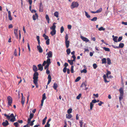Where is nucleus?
Listing matches in <instances>:
<instances>
[{"instance_id": "aec40b11", "label": "nucleus", "mask_w": 127, "mask_h": 127, "mask_svg": "<svg viewBox=\"0 0 127 127\" xmlns=\"http://www.w3.org/2000/svg\"><path fill=\"white\" fill-rule=\"evenodd\" d=\"M56 30H52V31L51 32L50 34L52 36H53L56 34Z\"/></svg>"}, {"instance_id": "a19ab883", "label": "nucleus", "mask_w": 127, "mask_h": 127, "mask_svg": "<svg viewBox=\"0 0 127 127\" xmlns=\"http://www.w3.org/2000/svg\"><path fill=\"white\" fill-rule=\"evenodd\" d=\"M72 109L71 108H69L68 109L67 111V112L68 114H70L72 112Z\"/></svg>"}, {"instance_id": "bf43d9fd", "label": "nucleus", "mask_w": 127, "mask_h": 127, "mask_svg": "<svg viewBox=\"0 0 127 127\" xmlns=\"http://www.w3.org/2000/svg\"><path fill=\"white\" fill-rule=\"evenodd\" d=\"M48 80H51V77L50 75L49 74L48 76Z\"/></svg>"}, {"instance_id": "603ef678", "label": "nucleus", "mask_w": 127, "mask_h": 127, "mask_svg": "<svg viewBox=\"0 0 127 127\" xmlns=\"http://www.w3.org/2000/svg\"><path fill=\"white\" fill-rule=\"evenodd\" d=\"M83 122L82 120L80 121H79V123L80 125V127H82L83 126Z\"/></svg>"}, {"instance_id": "a18cd8bd", "label": "nucleus", "mask_w": 127, "mask_h": 127, "mask_svg": "<svg viewBox=\"0 0 127 127\" xmlns=\"http://www.w3.org/2000/svg\"><path fill=\"white\" fill-rule=\"evenodd\" d=\"M33 83L35 85L36 87L37 88L38 87V85H37L38 84V81H36L35 82H34V81H33Z\"/></svg>"}, {"instance_id": "423d86ee", "label": "nucleus", "mask_w": 127, "mask_h": 127, "mask_svg": "<svg viewBox=\"0 0 127 127\" xmlns=\"http://www.w3.org/2000/svg\"><path fill=\"white\" fill-rule=\"evenodd\" d=\"M34 114L32 113H30V114L29 116V118H28V124H30L31 120L33 118L34 116Z\"/></svg>"}, {"instance_id": "cd10ccee", "label": "nucleus", "mask_w": 127, "mask_h": 127, "mask_svg": "<svg viewBox=\"0 0 127 127\" xmlns=\"http://www.w3.org/2000/svg\"><path fill=\"white\" fill-rule=\"evenodd\" d=\"M118 38V37L117 36H115L113 38V40L115 42H117L118 41H117V38Z\"/></svg>"}, {"instance_id": "9d476101", "label": "nucleus", "mask_w": 127, "mask_h": 127, "mask_svg": "<svg viewBox=\"0 0 127 127\" xmlns=\"http://www.w3.org/2000/svg\"><path fill=\"white\" fill-rule=\"evenodd\" d=\"M9 124L8 122L5 120V122H3L2 123V125L4 127H6Z\"/></svg>"}, {"instance_id": "5fc2aeb1", "label": "nucleus", "mask_w": 127, "mask_h": 127, "mask_svg": "<svg viewBox=\"0 0 127 127\" xmlns=\"http://www.w3.org/2000/svg\"><path fill=\"white\" fill-rule=\"evenodd\" d=\"M49 64H47L44 67V69H46L47 68L48 69V67L49 66Z\"/></svg>"}, {"instance_id": "4c0bfd02", "label": "nucleus", "mask_w": 127, "mask_h": 127, "mask_svg": "<svg viewBox=\"0 0 127 127\" xmlns=\"http://www.w3.org/2000/svg\"><path fill=\"white\" fill-rule=\"evenodd\" d=\"M74 66L73 65H72L71 67V72L72 73H73L74 72V70H73Z\"/></svg>"}, {"instance_id": "7c9ffc66", "label": "nucleus", "mask_w": 127, "mask_h": 127, "mask_svg": "<svg viewBox=\"0 0 127 127\" xmlns=\"http://www.w3.org/2000/svg\"><path fill=\"white\" fill-rule=\"evenodd\" d=\"M47 119V117L46 116L45 118H44V119L43 120V121H42V124L43 125H44L45 123V122H46V119Z\"/></svg>"}, {"instance_id": "8fccbe9b", "label": "nucleus", "mask_w": 127, "mask_h": 127, "mask_svg": "<svg viewBox=\"0 0 127 127\" xmlns=\"http://www.w3.org/2000/svg\"><path fill=\"white\" fill-rule=\"evenodd\" d=\"M87 70L86 69H84L81 71V73L84 72L85 73H87Z\"/></svg>"}, {"instance_id": "4be33fe9", "label": "nucleus", "mask_w": 127, "mask_h": 127, "mask_svg": "<svg viewBox=\"0 0 127 127\" xmlns=\"http://www.w3.org/2000/svg\"><path fill=\"white\" fill-rule=\"evenodd\" d=\"M46 61V62L47 64H49L50 65L51 63V59L49 58H47V59Z\"/></svg>"}, {"instance_id": "bb28decb", "label": "nucleus", "mask_w": 127, "mask_h": 127, "mask_svg": "<svg viewBox=\"0 0 127 127\" xmlns=\"http://www.w3.org/2000/svg\"><path fill=\"white\" fill-rule=\"evenodd\" d=\"M124 46V44L122 43L119 44L118 47L119 48H123Z\"/></svg>"}, {"instance_id": "e2e57ef3", "label": "nucleus", "mask_w": 127, "mask_h": 127, "mask_svg": "<svg viewBox=\"0 0 127 127\" xmlns=\"http://www.w3.org/2000/svg\"><path fill=\"white\" fill-rule=\"evenodd\" d=\"M103 103H104L103 102H102V101H100L98 103V105L99 106H101V105L102 104H103Z\"/></svg>"}, {"instance_id": "f257e3e1", "label": "nucleus", "mask_w": 127, "mask_h": 127, "mask_svg": "<svg viewBox=\"0 0 127 127\" xmlns=\"http://www.w3.org/2000/svg\"><path fill=\"white\" fill-rule=\"evenodd\" d=\"M4 115L6 117L8 120L9 119L10 117L12 118L10 120L11 122H13L15 121V118L13 113L11 114L10 116L7 115L6 114H4Z\"/></svg>"}, {"instance_id": "13d9d810", "label": "nucleus", "mask_w": 127, "mask_h": 127, "mask_svg": "<svg viewBox=\"0 0 127 127\" xmlns=\"http://www.w3.org/2000/svg\"><path fill=\"white\" fill-rule=\"evenodd\" d=\"M122 39V36H120L119 37L118 41L119 42L121 41Z\"/></svg>"}, {"instance_id": "052dcab7", "label": "nucleus", "mask_w": 127, "mask_h": 127, "mask_svg": "<svg viewBox=\"0 0 127 127\" xmlns=\"http://www.w3.org/2000/svg\"><path fill=\"white\" fill-rule=\"evenodd\" d=\"M66 69H67L66 67H64L63 70V72L64 73L66 72Z\"/></svg>"}, {"instance_id": "680f3d73", "label": "nucleus", "mask_w": 127, "mask_h": 127, "mask_svg": "<svg viewBox=\"0 0 127 127\" xmlns=\"http://www.w3.org/2000/svg\"><path fill=\"white\" fill-rule=\"evenodd\" d=\"M72 26L70 25H68L67 26V28L68 29H71Z\"/></svg>"}, {"instance_id": "0e129e2a", "label": "nucleus", "mask_w": 127, "mask_h": 127, "mask_svg": "<svg viewBox=\"0 0 127 127\" xmlns=\"http://www.w3.org/2000/svg\"><path fill=\"white\" fill-rule=\"evenodd\" d=\"M39 7L41 8H43V5L42 4V3L41 2L40 3Z\"/></svg>"}, {"instance_id": "72a5a7b5", "label": "nucleus", "mask_w": 127, "mask_h": 127, "mask_svg": "<svg viewBox=\"0 0 127 127\" xmlns=\"http://www.w3.org/2000/svg\"><path fill=\"white\" fill-rule=\"evenodd\" d=\"M66 52L67 54H69L71 52L70 49L69 48L67 49L66 50Z\"/></svg>"}, {"instance_id": "a878e982", "label": "nucleus", "mask_w": 127, "mask_h": 127, "mask_svg": "<svg viewBox=\"0 0 127 127\" xmlns=\"http://www.w3.org/2000/svg\"><path fill=\"white\" fill-rule=\"evenodd\" d=\"M107 63L108 64L110 65L111 64V60L109 58H107Z\"/></svg>"}, {"instance_id": "5701e85b", "label": "nucleus", "mask_w": 127, "mask_h": 127, "mask_svg": "<svg viewBox=\"0 0 127 127\" xmlns=\"http://www.w3.org/2000/svg\"><path fill=\"white\" fill-rule=\"evenodd\" d=\"M72 117V116L70 114H67L66 115V118L69 119Z\"/></svg>"}, {"instance_id": "20e7f679", "label": "nucleus", "mask_w": 127, "mask_h": 127, "mask_svg": "<svg viewBox=\"0 0 127 127\" xmlns=\"http://www.w3.org/2000/svg\"><path fill=\"white\" fill-rule=\"evenodd\" d=\"M79 5V4L77 2L73 1L72 3L71 8L72 9H73L74 8H77L78 7Z\"/></svg>"}, {"instance_id": "9b49d317", "label": "nucleus", "mask_w": 127, "mask_h": 127, "mask_svg": "<svg viewBox=\"0 0 127 127\" xmlns=\"http://www.w3.org/2000/svg\"><path fill=\"white\" fill-rule=\"evenodd\" d=\"M80 37L84 41L88 42L89 41V39L85 37H84L82 36H81Z\"/></svg>"}, {"instance_id": "4d7b16f0", "label": "nucleus", "mask_w": 127, "mask_h": 127, "mask_svg": "<svg viewBox=\"0 0 127 127\" xmlns=\"http://www.w3.org/2000/svg\"><path fill=\"white\" fill-rule=\"evenodd\" d=\"M46 73L47 74L49 75L50 74V71L48 70V68H47L46 70Z\"/></svg>"}, {"instance_id": "2f4dec72", "label": "nucleus", "mask_w": 127, "mask_h": 127, "mask_svg": "<svg viewBox=\"0 0 127 127\" xmlns=\"http://www.w3.org/2000/svg\"><path fill=\"white\" fill-rule=\"evenodd\" d=\"M103 48L105 51L109 52L110 51V49L109 48L104 47H103Z\"/></svg>"}, {"instance_id": "ea45409f", "label": "nucleus", "mask_w": 127, "mask_h": 127, "mask_svg": "<svg viewBox=\"0 0 127 127\" xmlns=\"http://www.w3.org/2000/svg\"><path fill=\"white\" fill-rule=\"evenodd\" d=\"M98 30L99 31H104L105 30V29L103 28V27H101L100 28L98 29Z\"/></svg>"}, {"instance_id": "f03ea898", "label": "nucleus", "mask_w": 127, "mask_h": 127, "mask_svg": "<svg viewBox=\"0 0 127 127\" xmlns=\"http://www.w3.org/2000/svg\"><path fill=\"white\" fill-rule=\"evenodd\" d=\"M68 35L67 34H66L65 37V43L66 47L67 48H68L69 47V45L70 42L69 40H68Z\"/></svg>"}, {"instance_id": "2eb2a0df", "label": "nucleus", "mask_w": 127, "mask_h": 127, "mask_svg": "<svg viewBox=\"0 0 127 127\" xmlns=\"http://www.w3.org/2000/svg\"><path fill=\"white\" fill-rule=\"evenodd\" d=\"M8 16L9 20H12V18L11 16V13L10 11H8Z\"/></svg>"}, {"instance_id": "6e6552de", "label": "nucleus", "mask_w": 127, "mask_h": 127, "mask_svg": "<svg viewBox=\"0 0 127 127\" xmlns=\"http://www.w3.org/2000/svg\"><path fill=\"white\" fill-rule=\"evenodd\" d=\"M18 27L16 29H15L14 30V33L16 38H18Z\"/></svg>"}, {"instance_id": "c9c22d12", "label": "nucleus", "mask_w": 127, "mask_h": 127, "mask_svg": "<svg viewBox=\"0 0 127 127\" xmlns=\"http://www.w3.org/2000/svg\"><path fill=\"white\" fill-rule=\"evenodd\" d=\"M97 19V18L96 17H95L91 19V20L92 21H96Z\"/></svg>"}, {"instance_id": "ddd939ff", "label": "nucleus", "mask_w": 127, "mask_h": 127, "mask_svg": "<svg viewBox=\"0 0 127 127\" xmlns=\"http://www.w3.org/2000/svg\"><path fill=\"white\" fill-rule=\"evenodd\" d=\"M56 24V23L55 22L53 24V26L52 27L50 28L52 30H56L55 29L56 28V26L55 25Z\"/></svg>"}, {"instance_id": "c756f323", "label": "nucleus", "mask_w": 127, "mask_h": 127, "mask_svg": "<svg viewBox=\"0 0 127 127\" xmlns=\"http://www.w3.org/2000/svg\"><path fill=\"white\" fill-rule=\"evenodd\" d=\"M84 12L85 13V15L88 18H90L91 17V16L89 14H88V13L85 11Z\"/></svg>"}, {"instance_id": "58836bf2", "label": "nucleus", "mask_w": 127, "mask_h": 127, "mask_svg": "<svg viewBox=\"0 0 127 127\" xmlns=\"http://www.w3.org/2000/svg\"><path fill=\"white\" fill-rule=\"evenodd\" d=\"M46 44L47 45H49L50 44V39H47V40L46 41Z\"/></svg>"}, {"instance_id": "b1692460", "label": "nucleus", "mask_w": 127, "mask_h": 127, "mask_svg": "<svg viewBox=\"0 0 127 127\" xmlns=\"http://www.w3.org/2000/svg\"><path fill=\"white\" fill-rule=\"evenodd\" d=\"M54 15L56 17L58 18L59 17V13L58 12L56 11L55 12L54 14Z\"/></svg>"}, {"instance_id": "c85d7f7f", "label": "nucleus", "mask_w": 127, "mask_h": 127, "mask_svg": "<svg viewBox=\"0 0 127 127\" xmlns=\"http://www.w3.org/2000/svg\"><path fill=\"white\" fill-rule=\"evenodd\" d=\"M43 36L44 38V39L45 40H47L48 39V36L46 35L45 33H44L43 34Z\"/></svg>"}, {"instance_id": "39448f33", "label": "nucleus", "mask_w": 127, "mask_h": 127, "mask_svg": "<svg viewBox=\"0 0 127 127\" xmlns=\"http://www.w3.org/2000/svg\"><path fill=\"white\" fill-rule=\"evenodd\" d=\"M7 99L8 101V104L9 106H11L12 102V97L10 96H8L7 97Z\"/></svg>"}, {"instance_id": "774afa93", "label": "nucleus", "mask_w": 127, "mask_h": 127, "mask_svg": "<svg viewBox=\"0 0 127 127\" xmlns=\"http://www.w3.org/2000/svg\"><path fill=\"white\" fill-rule=\"evenodd\" d=\"M64 127H67V124L66 123V121H64Z\"/></svg>"}, {"instance_id": "f3484780", "label": "nucleus", "mask_w": 127, "mask_h": 127, "mask_svg": "<svg viewBox=\"0 0 127 127\" xmlns=\"http://www.w3.org/2000/svg\"><path fill=\"white\" fill-rule=\"evenodd\" d=\"M119 91L120 93V95H123L124 94V92L123 90V88H121L119 90Z\"/></svg>"}, {"instance_id": "4468645a", "label": "nucleus", "mask_w": 127, "mask_h": 127, "mask_svg": "<svg viewBox=\"0 0 127 127\" xmlns=\"http://www.w3.org/2000/svg\"><path fill=\"white\" fill-rule=\"evenodd\" d=\"M38 70L42 71L43 70V67L41 64H39L38 65Z\"/></svg>"}, {"instance_id": "6ab92c4d", "label": "nucleus", "mask_w": 127, "mask_h": 127, "mask_svg": "<svg viewBox=\"0 0 127 127\" xmlns=\"http://www.w3.org/2000/svg\"><path fill=\"white\" fill-rule=\"evenodd\" d=\"M25 101V97L23 96H22V100L21 101V103L23 105L24 104Z\"/></svg>"}, {"instance_id": "f704fd0d", "label": "nucleus", "mask_w": 127, "mask_h": 127, "mask_svg": "<svg viewBox=\"0 0 127 127\" xmlns=\"http://www.w3.org/2000/svg\"><path fill=\"white\" fill-rule=\"evenodd\" d=\"M64 29L63 26H62L60 29V32L61 33H62L64 31Z\"/></svg>"}, {"instance_id": "6e6d98bb", "label": "nucleus", "mask_w": 127, "mask_h": 127, "mask_svg": "<svg viewBox=\"0 0 127 127\" xmlns=\"http://www.w3.org/2000/svg\"><path fill=\"white\" fill-rule=\"evenodd\" d=\"M14 55L15 56H17V50L16 49L15 50L14 52Z\"/></svg>"}, {"instance_id": "473e14b6", "label": "nucleus", "mask_w": 127, "mask_h": 127, "mask_svg": "<svg viewBox=\"0 0 127 127\" xmlns=\"http://www.w3.org/2000/svg\"><path fill=\"white\" fill-rule=\"evenodd\" d=\"M123 95H120L119 99L120 101L123 98Z\"/></svg>"}, {"instance_id": "dca6fc26", "label": "nucleus", "mask_w": 127, "mask_h": 127, "mask_svg": "<svg viewBox=\"0 0 127 127\" xmlns=\"http://www.w3.org/2000/svg\"><path fill=\"white\" fill-rule=\"evenodd\" d=\"M33 70L35 72H37L38 70L37 68V67L35 65H33Z\"/></svg>"}, {"instance_id": "09e8293b", "label": "nucleus", "mask_w": 127, "mask_h": 127, "mask_svg": "<svg viewBox=\"0 0 127 127\" xmlns=\"http://www.w3.org/2000/svg\"><path fill=\"white\" fill-rule=\"evenodd\" d=\"M13 124L16 127H18V124L17 122L14 123Z\"/></svg>"}, {"instance_id": "69168bd1", "label": "nucleus", "mask_w": 127, "mask_h": 127, "mask_svg": "<svg viewBox=\"0 0 127 127\" xmlns=\"http://www.w3.org/2000/svg\"><path fill=\"white\" fill-rule=\"evenodd\" d=\"M91 102L92 103H95L96 102V100L95 99H94L92 100Z\"/></svg>"}, {"instance_id": "f8f14e48", "label": "nucleus", "mask_w": 127, "mask_h": 127, "mask_svg": "<svg viewBox=\"0 0 127 127\" xmlns=\"http://www.w3.org/2000/svg\"><path fill=\"white\" fill-rule=\"evenodd\" d=\"M38 17V15L37 13H35V15H33L32 16L33 19L34 20H35L36 19V18L37 19Z\"/></svg>"}, {"instance_id": "393cba45", "label": "nucleus", "mask_w": 127, "mask_h": 127, "mask_svg": "<svg viewBox=\"0 0 127 127\" xmlns=\"http://www.w3.org/2000/svg\"><path fill=\"white\" fill-rule=\"evenodd\" d=\"M58 85L57 84L55 83L54 84L53 87L55 90H56L57 89V88L58 87Z\"/></svg>"}, {"instance_id": "0eeeda50", "label": "nucleus", "mask_w": 127, "mask_h": 127, "mask_svg": "<svg viewBox=\"0 0 127 127\" xmlns=\"http://www.w3.org/2000/svg\"><path fill=\"white\" fill-rule=\"evenodd\" d=\"M52 52L51 51L49 52L47 54H46V55H47V58H51L52 57Z\"/></svg>"}, {"instance_id": "1a4fd4ad", "label": "nucleus", "mask_w": 127, "mask_h": 127, "mask_svg": "<svg viewBox=\"0 0 127 127\" xmlns=\"http://www.w3.org/2000/svg\"><path fill=\"white\" fill-rule=\"evenodd\" d=\"M37 48L38 50L39 53H42L43 51V50L40 45L37 46Z\"/></svg>"}, {"instance_id": "79ce46f5", "label": "nucleus", "mask_w": 127, "mask_h": 127, "mask_svg": "<svg viewBox=\"0 0 127 127\" xmlns=\"http://www.w3.org/2000/svg\"><path fill=\"white\" fill-rule=\"evenodd\" d=\"M68 62L71 65H72L73 64V62L71 60H68Z\"/></svg>"}, {"instance_id": "338daca9", "label": "nucleus", "mask_w": 127, "mask_h": 127, "mask_svg": "<svg viewBox=\"0 0 127 127\" xmlns=\"http://www.w3.org/2000/svg\"><path fill=\"white\" fill-rule=\"evenodd\" d=\"M111 74V72L107 70V73L106 74V75H110Z\"/></svg>"}, {"instance_id": "de8ad7c7", "label": "nucleus", "mask_w": 127, "mask_h": 127, "mask_svg": "<svg viewBox=\"0 0 127 127\" xmlns=\"http://www.w3.org/2000/svg\"><path fill=\"white\" fill-rule=\"evenodd\" d=\"M46 98V95L45 93H44L42 95V99L45 100Z\"/></svg>"}, {"instance_id": "7ed1b4c3", "label": "nucleus", "mask_w": 127, "mask_h": 127, "mask_svg": "<svg viewBox=\"0 0 127 127\" xmlns=\"http://www.w3.org/2000/svg\"><path fill=\"white\" fill-rule=\"evenodd\" d=\"M39 74L37 72H34L33 75V81L35 82L36 81H38V76Z\"/></svg>"}, {"instance_id": "e433bc0d", "label": "nucleus", "mask_w": 127, "mask_h": 127, "mask_svg": "<svg viewBox=\"0 0 127 127\" xmlns=\"http://www.w3.org/2000/svg\"><path fill=\"white\" fill-rule=\"evenodd\" d=\"M80 79L81 77H80L79 76L75 80V82H77L78 81L80 80Z\"/></svg>"}, {"instance_id": "c03bdc74", "label": "nucleus", "mask_w": 127, "mask_h": 127, "mask_svg": "<svg viewBox=\"0 0 127 127\" xmlns=\"http://www.w3.org/2000/svg\"><path fill=\"white\" fill-rule=\"evenodd\" d=\"M102 10V8H101L99 9H98L96 11L97 13H99L101 12Z\"/></svg>"}, {"instance_id": "37998d69", "label": "nucleus", "mask_w": 127, "mask_h": 127, "mask_svg": "<svg viewBox=\"0 0 127 127\" xmlns=\"http://www.w3.org/2000/svg\"><path fill=\"white\" fill-rule=\"evenodd\" d=\"M81 96V94H79V95L77 96L76 99H79L80 97Z\"/></svg>"}, {"instance_id": "a211bd4d", "label": "nucleus", "mask_w": 127, "mask_h": 127, "mask_svg": "<svg viewBox=\"0 0 127 127\" xmlns=\"http://www.w3.org/2000/svg\"><path fill=\"white\" fill-rule=\"evenodd\" d=\"M102 64H106V59L105 58H103L101 60Z\"/></svg>"}, {"instance_id": "49530a36", "label": "nucleus", "mask_w": 127, "mask_h": 127, "mask_svg": "<svg viewBox=\"0 0 127 127\" xmlns=\"http://www.w3.org/2000/svg\"><path fill=\"white\" fill-rule=\"evenodd\" d=\"M87 86V84L85 83H82L81 86V87H86Z\"/></svg>"}, {"instance_id": "3c124183", "label": "nucleus", "mask_w": 127, "mask_h": 127, "mask_svg": "<svg viewBox=\"0 0 127 127\" xmlns=\"http://www.w3.org/2000/svg\"><path fill=\"white\" fill-rule=\"evenodd\" d=\"M93 104L92 102H91L90 103V109L91 110H92L93 108Z\"/></svg>"}, {"instance_id": "412c9836", "label": "nucleus", "mask_w": 127, "mask_h": 127, "mask_svg": "<svg viewBox=\"0 0 127 127\" xmlns=\"http://www.w3.org/2000/svg\"><path fill=\"white\" fill-rule=\"evenodd\" d=\"M45 18L46 20L47 21L48 23H49L50 19L49 18V16L48 15L46 14V15Z\"/></svg>"}, {"instance_id": "864d4df0", "label": "nucleus", "mask_w": 127, "mask_h": 127, "mask_svg": "<svg viewBox=\"0 0 127 127\" xmlns=\"http://www.w3.org/2000/svg\"><path fill=\"white\" fill-rule=\"evenodd\" d=\"M93 66L94 68V69H96L97 67V64H94L93 65Z\"/></svg>"}]
</instances>
